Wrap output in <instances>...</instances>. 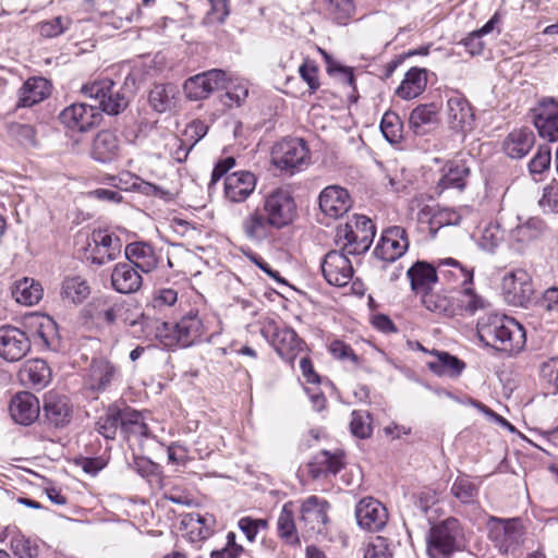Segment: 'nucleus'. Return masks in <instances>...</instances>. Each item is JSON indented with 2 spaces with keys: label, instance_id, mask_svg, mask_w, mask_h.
<instances>
[{
  "label": "nucleus",
  "instance_id": "obj_51",
  "mask_svg": "<svg viewBox=\"0 0 558 558\" xmlns=\"http://www.w3.org/2000/svg\"><path fill=\"white\" fill-rule=\"evenodd\" d=\"M96 428L105 438L114 439L118 429L121 428V409L114 405L109 407L98 418Z\"/></svg>",
  "mask_w": 558,
  "mask_h": 558
},
{
  "label": "nucleus",
  "instance_id": "obj_45",
  "mask_svg": "<svg viewBox=\"0 0 558 558\" xmlns=\"http://www.w3.org/2000/svg\"><path fill=\"white\" fill-rule=\"evenodd\" d=\"M221 88L226 89L222 101L228 108L241 107L248 97V83L244 78H228L226 76L225 86Z\"/></svg>",
  "mask_w": 558,
  "mask_h": 558
},
{
  "label": "nucleus",
  "instance_id": "obj_46",
  "mask_svg": "<svg viewBox=\"0 0 558 558\" xmlns=\"http://www.w3.org/2000/svg\"><path fill=\"white\" fill-rule=\"evenodd\" d=\"M480 490V483L474 482L470 476L459 475L452 483L450 492L454 498L462 504H474Z\"/></svg>",
  "mask_w": 558,
  "mask_h": 558
},
{
  "label": "nucleus",
  "instance_id": "obj_32",
  "mask_svg": "<svg viewBox=\"0 0 558 558\" xmlns=\"http://www.w3.org/2000/svg\"><path fill=\"white\" fill-rule=\"evenodd\" d=\"M111 284L120 293H133L142 286V277L129 263H118L111 274Z\"/></svg>",
  "mask_w": 558,
  "mask_h": 558
},
{
  "label": "nucleus",
  "instance_id": "obj_61",
  "mask_svg": "<svg viewBox=\"0 0 558 558\" xmlns=\"http://www.w3.org/2000/svg\"><path fill=\"white\" fill-rule=\"evenodd\" d=\"M541 379L553 388V393L558 392V357L549 359L539 366Z\"/></svg>",
  "mask_w": 558,
  "mask_h": 558
},
{
  "label": "nucleus",
  "instance_id": "obj_1",
  "mask_svg": "<svg viewBox=\"0 0 558 558\" xmlns=\"http://www.w3.org/2000/svg\"><path fill=\"white\" fill-rule=\"evenodd\" d=\"M476 330L481 342L508 354L520 352L526 342L523 326L514 318L498 313L482 316Z\"/></svg>",
  "mask_w": 558,
  "mask_h": 558
},
{
  "label": "nucleus",
  "instance_id": "obj_20",
  "mask_svg": "<svg viewBox=\"0 0 558 558\" xmlns=\"http://www.w3.org/2000/svg\"><path fill=\"white\" fill-rule=\"evenodd\" d=\"M31 349L26 333L13 326L0 327V356L9 362L19 361Z\"/></svg>",
  "mask_w": 558,
  "mask_h": 558
},
{
  "label": "nucleus",
  "instance_id": "obj_64",
  "mask_svg": "<svg viewBox=\"0 0 558 558\" xmlns=\"http://www.w3.org/2000/svg\"><path fill=\"white\" fill-rule=\"evenodd\" d=\"M178 300V292L170 288L156 290L150 300V305L156 310H163L172 306Z\"/></svg>",
  "mask_w": 558,
  "mask_h": 558
},
{
  "label": "nucleus",
  "instance_id": "obj_59",
  "mask_svg": "<svg viewBox=\"0 0 558 558\" xmlns=\"http://www.w3.org/2000/svg\"><path fill=\"white\" fill-rule=\"evenodd\" d=\"M299 74L301 78L308 85L310 93H316L320 84L318 81V68L315 61L305 59L299 66Z\"/></svg>",
  "mask_w": 558,
  "mask_h": 558
},
{
  "label": "nucleus",
  "instance_id": "obj_37",
  "mask_svg": "<svg viewBox=\"0 0 558 558\" xmlns=\"http://www.w3.org/2000/svg\"><path fill=\"white\" fill-rule=\"evenodd\" d=\"M411 288L417 293L429 291L437 281V270L428 263L417 262L408 271Z\"/></svg>",
  "mask_w": 558,
  "mask_h": 558
},
{
  "label": "nucleus",
  "instance_id": "obj_54",
  "mask_svg": "<svg viewBox=\"0 0 558 558\" xmlns=\"http://www.w3.org/2000/svg\"><path fill=\"white\" fill-rule=\"evenodd\" d=\"M422 303L429 312L446 316L454 314V310L449 299L439 293L430 291L423 293Z\"/></svg>",
  "mask_w": 558,
  "mask_h": 558
},
{
  "label": "nucleus",
  "instance_id": "obj_49",
  "mask_svg": "<svg viewBox=\"0 0 558 558\" xmlns=\"http://www.w3.org/2000/svg\"><path fill=\"white\" fill-rule=\"evenodd\" d=\"M489 305V302L477 294L473 288V284H468L461 288L460 295L458 298V306L461 311L466 314L474 315L480 310H485Z\"/></svg>",
  "mask_w": 558,
  "mask_h": 558
},
{
  "label": "nucleus",
  "instance_id": "obj_4",
  "mask_svg": "<svg viewBox=\"0 0 558 558\" xmlns=\"http://www.w3.org/2000/svg\"><path fill=\"white\" fill-rule=\"evenodd\" d=\"M83 313L94 326L100 329L109 328L118 322L134 327L142 317V315L135 318L129 317L123 302L106 295L93 299L84 307Z\"/></svg>",
  "mask_w": 558,
  "mask_h": 558
},
{
  "label": "nucleus",
  "instance_id": "obj_44",
  "mask_svg": "<svg viewBox=\"0 0 558 558\" xmlns=\"http://www.w3.org/2000/svg\"><path fill=\"white\" fill-rule=\"evenodd\" d=\"M470 175V167L463 160H453L448 165L447 171L439 180L441 189L463 190Z\"/></svg>",
  "mask_w": 558,
  "mask_h": 558
},
{
  "label": "nucleus",
  "instance_id": "obj_55",
  "mask_svg": "<svg viewBox=\"0 0 558 558\" xmlns=\"http://www.w3.org/2000/svg\"><path fill=\"white\" fill-rule=\"evenodd\" d=\"M35 287V279L23 277L14 282L11 289L12 298L21 305H33V290Z\"/></svg>",
  "mask_w": 558,
  "mask_h": 558
},
{
  "label": "nucleus",
  "instance_id": "obj_56",
  "mask_svg": "<svg viewBox=\"0 0 558 558\" xmlns=\"http://www.w3.org/2000/svg\"><path fill=\"white\" fill-rule=\"evenodd\" d=\"M351 433L361 439H365L372 434L371 415L366 411H353L350 422Z\"/></svg>",
  "mask_w": 558,
  "mask_h": 558
},
{
  "label": "nucleus",
  "instance_id": "obj_50",
  "mask_svg": "<svg viewBox=\"0 0 558 558\" xmlns=\"http://www.w3.org/2000/svg\"><path fill=\"white\" fill-rule=\"evenodd\" d=\"M279 536L289 544L299 543L292 505L284 504L277 520Z\"/></svg>",
  "mask_w": 558,
  "mask_h": 558
},
{
  "label": "nucleus",
  "instance_id": "obj_34",
  "mask_svg": "<svg viewBox=\"0 0 558 558\" xmlns=\"http://www.w3.org/2000/svg\"><path fill=\"white\" fill-rule=\"evenodd\" d=\"M427 86V70L413 66L404 75L396 95L403 100H411L418 97Z\"/></svg>",
  "mask_w": 558,
  "mask_h": 558
},
{
  "label": "nucleus",
  "instance_id": "obj_6",
  "mask_svg": "<svg viewBox=\"0 0 558 558\" xmlns=\"http://www.w3.org/2000/svg\"><path fill=\"white\" fill-rule=\"evenodd\" d=\"M260 335L271 344L278 355L289 363L305 348V342L289 326L278 325L272 319L262 324Z\"/></svg>",
  "mask_w": 558,
  "mask_h": 558
},
{
  "label": "nucleus",
  "instance_id": "obj_16",
  "mask_svg": "<svg viewBox=\"0 0 558 558\" xmlns=\"http://www.w3.org/2000/svg\"><path fill=\"white\" fill-rule=\"evenodd\" d=\"M326 281L336 287L347 286L353 276V267L344 251H330L322 262Z\"/></svg>",
  "mask_w": 558,
  "mask_h": 558
},
{
  "label": "nucleus",
  "instance_id": "obj_35",
  "mask_svg": "<svg viewBox=\"0 0 558 558\" xmlns=\"http://www.w3.org/2000/svg\"><path fill=\"white\" fill-rule=\"evenodd\" d=\"M89 294V282L80 275L66 276L61 282L60 296L68 304L80 305Z\"/></svg>",
  "mask_w": 558,
  "mask_h": 558
},
{
  "label": "nucleus",
  "instance_id": "obj_43",
  "mask_svg": "<svg viewBox=\"0 0 558 558\" xmlns=\"http://www.w3.org/2000/svg\"><path fill=\"white\" fill-rule=\"evenodd\" d=\"M178 94L174 84H157L149 93V102L157 112H166L175 105Z\"/></svg>",
  "mask_w": 558,
  "mask_h": 558
},
{
  "label": "nucleus",
  "instance_id": "obj_39",
  "mask_svg": "<svg viewBox=\"0 0 558 558\" xmlns=\"http://www.w3.org/2000/svg\"><path fill=\"white\" fill-rule=\"evenodd\" d=\"M35 397L28 391L17 392L11 400L10 413L15 423L32 425L35 422L33 399Z\"/></svg>",
  "mask_w": 558,
  "mask_h": 558
},
{
  "label": "nucleus",
  "instance_id": "obj_3",
  "mask_svg": "<svg viewBox=\"0 0 558 558\" xmlns=\"http://www.w3.org/2000/svg\"><path fill=\"white\" fill-rule=\"evenodd\" d=\"M376 228L373 221L363 215H354L345 223L336 228L335 242L347 254L365 253L373 243Z\"/></svg>",
  "mask_w": 558,
  "mask_h": 558
},
{
  "label": "nucleus",
  "instance_id": "obj_42",
  "mask_svg": "<svg viewBox=\"0 0 558 558\" xmlns=\"http://www.w3.org/2000/svg\"><path fill=\"white\" fill-rule=\"evenodd\" d=\"M57 350L59 345V332L57 323L46 314L37 313V348Z\"/></svg>",
  "mask_w": 558,
  "mask_h": 558
},
{
  "label": "nucleus",
  "instance_id": "obj_15",
  "mask_svg": "<svg viewBox=\"0 0 558 558\" xmlns=\"http://www.w3.org/2000/svg\"><path fill=\"white\" fill-rule=\"evenodd\" d=\"M226 72L213 69L187 78L183 85L186 97L191 100L207 98L211 93L225 86Z\"/></svg>",
  "mask_w": 558,
  "mask_h": 558
},
{
  "label": "nucleus",
  "instance_id": "obj_53",
  "mask_svg": "<svg viewBox=\"0 0 558 558\" xmlns=\"http://www.w3.org/2000/svg\"><path fill=\"white\" fill-rule=\"evenodd\" d=\"M326 11L328 15L339 24H345L354 12L355 5L353 0H326Z\"/></svg>",
  "mask_w": 558,
  "mask_h": 558
},
{
  "label": "nucleus",
  "instance_id": "obj_41",
  "mask_svg": "<svg viewBox=\"0 0 558 558\" xmlns=\"http://www.w3.org/2000/svg\"><path fill=\"white\" fill-rule=\"evenodd\" d=\"M505 241V232L500 225L490 221L481 228L475 235V242L480 250L494 254Z\"/></svg>",
  "mask_w": 558,
  "mask_h": 558
},
{
  "label": "nucleus",
  "instance_id": "obj_25",
  "mask_svg": "<svg viewBox=\"0 0 558 558\" xmlns=\"http://www.w3.org/2000/svg\"><path fill=\"white\" fill-rule=\"evenodd\" d=\"M43 412L48 425L62 427L71 420L72 405L65 396L49 391L44 396Z\"/></svg>",
  "mask_w": 558,
  "mask_h": 558
},
{
  "label": "nucleus",
  "instance_id": "obj_24",
  "mask_svg": "<svg viewBox=\"0 0 558 558\" xmlns=\"http://www.w3.org/2000/svg\"><path fill=\"white\" fill-rule=\"evenodd\" d=\"M257 179L251 171H235L226 175L223 195L231 203L245 202L255 191Z\"/></svg>",
  "mask_w": 558,
  "mask_h": 558
},
{
  "label": "nucleus",
  "instance_id": "obj_33",
  "mask_svg": "<svg viewBox=\"0 0 558 558\" xmlns=\"http://www.w3.org/2000/svg\"><path fill=\"white\" fill-rule=\"evenodd\" d=\"M433 359L427 362V367L437 376L456 378L465 368V363L445 351H433Z\"/></svg>",
  "mask_w": 558,
  "mask_h": 558
},
{
  "label": "nucleus",
  "instance_id": "obj_57",
  "mask_svg": "<svg viewBox=\"0 0 558 558\" xmlns=\"http://www.w3.org/2000/svg\"><path fill=\"white\" fill-rule=\"evenodd\" d=\"M363 558H392V551L387 538L372 537L365 546Z\"/></svg>",
  "mask_w": 558,
  "mask_h": 558
},
{
  "label": "nucleus",
  "instance_id": "obj_21",
  "mask_svg": "<svg viewBox=\"0 0 558 558\" xmlns=\"http://www.w3.org/2000/svg\"><path fill=\"white\" fill-rule=\"evenodd\" d=\"M446 117L449 128L457 132H468L472 129L474 122V113L470 102L459 93H453L448 98Z\"/></svg>",
  "mask_w": 558,
  "mask_h": 558
},
{
  "label": "nucleus",
  "instance_id": "obj_31",
  "mask_svg": "<svg viewBox=\"0 0 558 558\" xmlns=\"http://www.w3.org/2000/svg\"><path fill=\"white\" fill-rule=\"evenodd\" d=\"M344 465L341 452L330 453L323 450L316 453L307 464L308 473L313 478L336 475Z\"/></svg>",
  "mask_w": 558,
  "mask_h": 558
},
{
  "label": "nucleus",
  "instance_id": "obj_10",
  "mask_svg": "<svg viewBox=\"0 0 558 558\" xmlns=\"http://www.w3.org/2000/svg\"><path fill=\"white\" fill-rule=\"evenodd\" d=\"M501 294L507 304L527 307L534 296L532 276L523 268H514L501 278Z\"/></svg>",
  "mask_w": 558,
  "mask_h": 558
},
{
  "label": "nucleus",
  "instance_id": "obj_11",
  "mask_svg": "<svg viewBox=\"0 0 558 558\" xmlns=\"http://www.w3.org/2000/svg\"><path fill=\"white\" fill-rule=\"evenodd\" d=\"M489 538L501 554H512L523 544V524L520 519L492 518Z\"/></svg>",
  "mask_w": 558,
  "mask_h": 558
},
{
  "label": "nucleus",
  "instance_id": "obj_18",
  "mask_svg": "<svg viewBox=\"0 0 558 558\" xmlns=\"http://www.w3.org/2000/svg\"><path fill=\"white\" fill-rule=\"evenodd\" d=\"M408 247L409 240L405 229L393 226L384 231L374 254L383 260L395 262L407 252Z\"/></svg>",
  "mask_w": 558,
  "mask_h": 558
},
{
  "label": "nucleus",
  "instance_id": "obj_48",
  "mask_svg": "<svg viewBox=\"0 0 558 558\" xmlns=\"http://www.w3.org/2000/svg\"><path fill=\"white\" fill-rule=\"evenodd\" d=\"M121 430L125 435L148 436V427L142 413L131 408L121 410Z\"/></svg>",
  "mask_w": 558,
  "mask_h": 558
},
{
  "label": "nucleus",
  "instance_id": "obj_22",
  "mask_svg": "<svg viewBox=\"0 0 558 558\" xmlns=\"http://www.w3.org/2000/svg\"><path fill=\"white\" fill-rule=\"evenodd\" d=\"M355 517L362 529L377 532L386 525L388 514L380 501L367 497L360 500L356 505Z\"/></svg>",
  "mask_w": 558,
  "mask_h": 558
},
{
  "label": "nucleus",
  "instance_id": "obj_36",
  "mask_svg": "<svg viewBox=\"0 0 558 558\" xmlns=\"http://www.w3.org/2000/svg\"><path fill=\"white\" fill-rule=\"evenodd\" d=\"M193 541H203L210 537L215 531L216 519L210 513L190 512L182 519Z\"/></svg>",
  "mask_w": 558,
  "mask_h": 558
},
{
  "label": "nucleus",
  "instance_id": "obj_60",
  "mask_svg": "<svg viewBox=\"0 0 558 558\" xmlns=\"http://www.w3.org/2000/svg\"><path fill=\"white\" fill-rule=\"evenodd\" d=\"M70 25L68 17L57 16L50 21L39 23V32L43 37L52 38L64 33Z\"/></svg>",
  "mask_w": 558,
  "mask_h": 558
},
{
  "label": "nucleus",
  "instance_id": "obj_13",
  "mask_svg": "<svg viewBox=\"0 0 558 558\" xmlns=\"http://www.w3.org/2000/svg\"><path fill=\"white\" fill-rule=\"evenodd\" d=\"M548 230L546 222L539 217L523 218L518 216V223L508 232L507 244L510 251L524 254L529 246Z\"/></svg>",
  "mask_w": 558,
  "mask_h": 558
},
{
  "label": "nucleus",
  "instance_id": "obj_62",
  "mask_svg": "<svg viewBox=\"0 0 558 558\" xmlns=\"http://www.w3.org/2000/svg\"><path fill=\"white\" fill-rule=\"evenodd\" d=\"M539 207L545 213H558V183L551 182L543 190V195L538 201Z\"/></svg>",
  "mask_w": 558,
  "mask_h": 558
},
{
  "label": "nucleus",
  "instance_id": "obj_2",
  "mask_svg": "<svg viewBox=\"0 0 558 558\" xmlns=\"http://www.w3.org/2000/svg\"><path fill=\"white\" fill-rule=\"evenodd\" d=\"M220 331L209 332V320L202 317L196 310L184 314L175 324L162 323L157 328L156 337L167 348L175 345L189 348L202 341L211 342Z\"/></svg>",
  "mask_w": 558,
  "mask_h": 558
},
{
  "label": "nucleus",
  "instance_id": "obj_40",
  "mask_svg": "<svg viewBox=\"0 0 558 558\" xmlns=\"http://www.w3.org/2000/svg\"><path fill=\"white\" fill-rule=\"evenodd\" d=\"M438 106L433 102L415 107L410 113V128L416 135H424L427 131V126L438 121Z\"/></svg>",
  "mask_w": 558,
  "mask_h": 558
},
{
  "label": "nucleus",
  "instance_id": "obj_30",
  "mask_svg": "<svg viewBox=\"0 0 558 558\" xmlns=\"http://www.w3.org/2000/svg\"><path fill=\"white\" fill-rule=\"evenodd\" d=\"M470 214L471 209L469 207L459 209L438 208L437 210H433L430 207L426 206L420 211V219H422V217H429V231L432 235L435 236L438 228L459 225L463 217Z\"/></svg>",
  "mask_w": 558,
  "mask_h": 558
},
{
  "label": "nucleus",
  "instance_id": "obj_19",
  "mask_svg": "<svg viewBox=\"0 0 558 558\" xmlns=\"http://www.w3.org/2000/svg\"><path fill=\"white\" fill-rule=\"evenodd\" d=\"M533 122L541 137L558 141V101L545 98L534 109Z\"/></svg>",
  "mask_w": 558,
  "mask_h": 558
},
{
  "label": "nucleus",
  "instance_id": "obj_29",
  "mask_svg": "<svg viewBox=\"0 0 558 558\" xmlns=\"http://www.w3.org/2000/svg\"><path fill=\"white\" fill-rule=\"evenodd\" d=\"M124 255L136 269L143 272H150L158 265V257L153 246L146 242H133L125 246Z\"/></svg>",
  "mask_w": 558,
  "mask_h": 558
},
{
  "label": "nucleus",
  "instance_id": "obj_63",
  "mask_svg": "<svg viewBox=\"0 0 558 558\" xmlns=\"http://www.w3.org/2000/svg\"><path fill=\"white\" fill-rule=\"evenodd\" d=\"M551 155L548 146H541L529 163L532 174H541L550 166Z\"/></svg>",
  "mask_w": 558,
  "mask_h": 558
},
{
  "label": "nucleus",
  "instance_id": "obj_38",
  "mask_svg": "<svg viewBox=\"0 0 558 558\" xmlns=\"http://www.w3.org/2000/svg\"><path fill=\"white\" fill-rule=\"evenodd\" d=\"M534 145V134L529 129L512 131L504 142V150L511 158L524 157Z\"/></svg>",
  "mask_w": 558,
  "mask_h": 558
},
{
  "label": "nucleus",
  "instance_id": "obj_27",
  "mask_svg": "<svg viewBox=\"0 0 558 558\" xmlns=\"http://www.w3.org/2000/svg\"><path fill=\"white\" fill-rule=\"evenodd\" d=\"M121 154V142L118 136L109 131L102 130L93 140L90 157L100 163H111Z\"/></svg>",
  "mask_w": 558,
  "mask_h": 558
},
{
  "label": "nucleus",
  "instance_id": "obj_47",
  "mask_svg": "<svg viewBox=\"0 0 558 558\" xmlns=\"http://www.w3.org/2000/svg\"><path fill=\"white\" fill-rule=\"evenodd\" d=\"M439 271L448 274L460 286V288L473 284L474 269L463 266L453 258H446L439 263Z\"/></svg>",
  "mask_w": 558,
  "mask_h": 558
},
{
  "label": "nucleus",
  "instance_id": "obj_58",
  "mask_svg": "<svg viewBox=\"0 0 558 558\" xmlns=\"http://www.w3.org/2000/svg\"><path fill=\"white\" fill-rule=\"evenodd\" d=\"M8 132L21 145H35V129L31 124L12 122L8 125Z\"/></svg>",
  "mask_w": 558,
  "mask_h": 558
},
{
  "label": "nucleus",
  "instance_id": "obj_12",
  "mask_svg": "<svg viewBox=\"0 0 558 558\" xmlns=\"http://www.w3.org/2000/svg\"><path fill=\"white\" fill-rule=\"evenodd\" d=\"M271 159L280 170L294 173L308 163V148L301 138H286L274 147Z\"/></svg>",
  "mask_w": 558,
  "mask_h": 558
},
{
  "label": "nucleus",
  "instance_id": "obj_5",
  "mask_svg": "<svg viewBox=\"0 0 558 558\" xmlns=\"http://www.w3.org/2000/svg\"><path fill=\"white\" fill-rule=\"evenodd\" d=\"M462 529L454 518L430 527L427 535V555L429 558H450L462 546Z\"/></svg>",
  "mask_w": 558,
  "mask_h": 558
},
{
  "label": "nucleus",
  "instance_id": "obj_52",
  "mask_svg": "<svg viewBox=\"0 0 558 558\" xmlns=\"http://www.w3.org/2000/svg\"><path fill=\"white\" fill-rule=\"evenodd\" d=\"M380 131L389 143H399L403 137V123L400 117L396 112L387 111L381 118Z\"/></svg>",
  "mask_w": 558,
  "mask_h": 558
},
{
  "label": "nucleus",
  "instance_id": "obj_7",
  "mask_svg": "<svg viewBox=\"0 0 558 558\" xmlns=\"http://www.w3.org/2000/svg\"><path fill=\"white\" fill-rule=\"evenodd\" d=\"M82 94L98 102V110L107 114L117 116L122 112L129 105V98L125 92L119 87L110 78H101L84 84L81 89Z\"/></svg>",
  "mask_w": 558,
  "mask_h": 558
},
{
  "label": "nucleus",
  "instance_id": "obj_23",
  "mask_svg": "<svg viewBox=\"0 0 558 558\" xmlns=\"http://www.w3.org/2000/svg\"><path fill=\"white\" fill-rule=\"evenodd\" d=\"M241 230L247 240L260 243L267 240L276 229L263 207H255L242 218Z\"/></svg>",
  "mask_w": 558,
  "mask_h": 558
},
{
  "label": "nucleus",
  "instance_id": "obj_14",
  "mask_svg": "<svg viewBox=\"0 0 558 558\" xmlns=\"http://www.w3.org/2000/svg\"><path fill=\"white\" fill-rule=\"evenodd\" d=\"M59 119L71 131L87 132L100 122L101 113L96 106L76 102L64 108Z\"/></svg>",
  "mask_w": 558,
  "mask_h": 558
},
{
  "label": "nucleus",
  "instance_id": "obj_8",
  "mask_svg": "<svg viewBox=\"0 0 558 558\" xmlns=\"http://www.w3.org/2000/svg\"><path fill=\"white\" fill-rule=\"evenodd\" d=\"M122 250L118 235L106 229H95L87 239L84 258L92 265L104 266L117 259Z\"/></svg>",
  "mask_w": 558,
  "mask_h": 558
},
{
  "label": "nucleus",
  "instance_id": "obj_17",
  "mask_svg": "<svg viewBox=\"0 0 558 558\" xmlns=\"http://www.w3.org/2000/svg\"><path fill=\"white\" fill-rule=\"evenodd\" d=\"M118 377L119 369L112 362L105 357H95L86 369L84 385L92 392H104Z\"/></svg>",
  "mask_w": 558,
  "mask_h": 558
},
{
  "label": "nucleus",
  "instance_id": "obj_9",
  "mask_svg": "<svg viewBox=\"0 0 558 558\" xmlns=\"http://www.w3.org/2000/svg\"><path fill=\"white\" fill-rule=\"evenodd\" d=\"M263 209L276 230L292 225L298 217L295 199L287 187H276L267 193L263 201Z\"/></svg>",
  "mask_w": 558,
  "mask_h": 558
},
{
  "label": "nucleus",
  "instance_id": "obj_26",
  "mask_svg": "<svg viewBox=\"0 0 558 558\" xmlns=\"http://www.w3.org/2000/svg\"><path fill=\"white\" fill-rule=\"evenodd\" d=\"M319 208L330 218H339L351 208L352 201L349 192L339 185H329L319 194Z\"/></svg>",
  "mask_w": 558,
  "mask_h": 558
},
{
  "label": "nucleus",
  "instance_id": "obj_28",
  "mask_svg": "<svg viewBox=\"0 0 558 558\" xmlns=\"http://www.w3.org/2000/svg\"><path fill=\"white\" fill-rule=\"evenodd\" d=\"M328 502L317 496L306 498L301 507V522L310 531L320 532L328 521Z\"/></svg>",
  "mask_w": 558,
  "mask_h": 558
}]
</instances>
